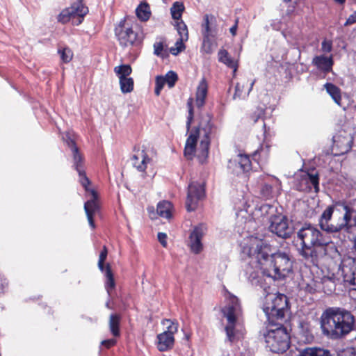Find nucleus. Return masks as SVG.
<instances>
[{
  "mask_svg": "<svg viewBox=\"0 0 356 356\" xmlns=\"http://www.w3.org/2000/svg\"><path fill=\"white\" fill-rule=\"evenodd\" d=\"M243 252L250 259L245 270L252 285H261L264 275L278 280L292 270L293 261L289 253L281 250L273 253L270 246L257 237L248 238Z\"/></svg>",
  "mask_w": 356,
  "mask_h": 356,
  "instance_id": "f257e3e1",
  "label": "nucleus"
},
{
  "mask_svg": "<svg viewBox=\"0 0 356 356\" xmlns=\"http://www.w3.org/2000/svg\"><path fill=\"white\" fill-rule=\"evenodd\" d=\"M321 229L327 233H337L342 229L351 234L356 252V208H350L343 204L328 207L319 219Z\"/></svg>",
  "mask_w": 356,
  "mask_h": 356,
  "instance_id": "f03ea898",
  "label": "nucleus"
},
{
  "mask_svg": "<svg viewBox=\"0 0 356 356\" xmlns=\"http://www.w3.org/2000/svg\"><path fill=\"white\" fill-rule=\"evenodd\" d=\"M215 127L211 122V117L207 115L200 124V127L193 130L186 139L184 155L188 159H192L196 152L201 163H203L209 154L211 135Z\"/></svg>",
  "mask_w": 356,
  "mask_h": 356,
  "instance_id": "7ed1b4c3",
  "label": "nucleus"
},
{
  "mask_svg": "<svg viewBox=\"0 0 356 356\" xmlns=\"http://www.w3.org/2000/svg\"><path fill=\"white\" fill-rule=\"evenodd\" d=\"M355 319L350 312L341 307H329L321 316V328L324 334L339 338L350 333Z\"/></svg>",
  "mask_w": 356,
  "mask_h": 356,
  "instance_id": "20e7f679",
  "label": "nucleus"
},
{
  "mask_svg": "<svg viewBox=\"0 0 356 356\" xmlns=\"http://www.w3.org/2000/svg\"><path fill=\"white\" fill-rule=\"evenodd\" d=\"M225 299L226 305L221 309L227 321L225 331L227 340L234 343L243 337L245 329L241 319V307L237 297L227 293Z\"/></svg>",
  "mask_w": 356,
  "mask_h": 356,
  "instance_id": "39448f33",
  "label": "nucleus"
},
{
  "mask_svg": "<svg viewBox=\"0 0 356 356\" xmlns=\"http://www.w3.org/2000/svg\"><path fill=\"white\" fill-rule=\"evenodd\" d=\"M71 145L73 146L72 152L73 154L74 166L79 174V181L85 188L88 195L90 197V199L84 204V210L90 226L92 229H95V225L93 220V216L97 213L99 209V205L97 201L98 195L94 189L89 188L90 181L87 177L84 168L81 165L83 160L82 156L79 153L77 147L74 145L72 143Z\"/></svg>",
  "mask_w": 356,
  "mask_h": 356,
  "instance_id": "423d86ee",
  "label": "nucleus"
},
{
  "mask_svg": "<svg viewBox=\"0 0 356 356\" xmlns=\"http://www.w3.org/2000/svg\"><path fill=\"white\" fill-rule=\"evenodd\" d=\"M297 240L300 241V247L298 252L304 259L309 260L310 254L316 248L322 244L325 238L316 226L311 223H305L296 232Z\"/></svg>",
  "mask_w": 356,
  "mask_h": 356,
  "instance_id": "0eeeda50",
  "label": "nucleus"
},
{
  "mask_svg": "<svg viewBox=\"0 0 356 356\" xmlns=\"http://www.w3.org/2000/svg\"><path fill=\"white\" fill-rule=\"evenodd\" d=\"M262 309L270 323L282 320L289 309L287 297L281 293L268 294Z\"/></svg>",
  "mask_w": 356,
  "mask_h": 356,
  "instance_id": "6e6552de",
  "label": "nucleus"
},
{
  "mask_svg": "<svg viewBox=\"0 0 356 356\" xmlns=\"http://www.w3.org/2000/svg\"><path fill=\"white\" fill-rule=\"evenodd\" d=\"M263 337L266 346L273 353H282L289 347V334L282 325L275 329H268L263 333Z\"/></svg>",
  "mask_w": 356,
  "mask_h": 356,
  "instance_id": "1a4fd4ad",
  "label": "nucleus"
},
{
  "mask_svg": "<svg viewBox=\"0 0 356 356\" xmlns=\"http://www.w3.org/2000/svg\"><path fill=\"white\" fill-rule=\"evenodd\" d=\"M115 34L120 45L123 48L136 46L142 41L141 37L133 29L131 23L125 18L116 26Z\"/></svg>",
  "mask_w": 356,
  "mask_h": 356,
  "instance_id": "9d476101",
  "label": "nucleus"
},
{
  "mask_svg": "<svg viewBox=\"0 0 356 356\" xmlns=\"http://www.w3.org/2000/svg\"><path fill=\"white\" fill-rule=\"evenodd\" d=\"M310 256L309 261L313 264L317 263L321 259L330 258L336 261L341 259L340 252L335 244L327 241L325 238L322 244L319 245Z\"/></svg>",
  "mask_w": 356,
  "mask_h": 356,
  "instance_id": "9b49d317",
  "label": "nucleus"
},
{
  "mask_svg": "<svg viewBox=\"0 0 356 356\" xmlns=\"http://www.w3.org/2000/svg\"><path fill=\"white\" fill-rule=\"evenodd\" d=\"M339 274L343 276L344 284L353 285L356 290V259L343 258L339 266Z\"/></svg>",
  "mask_w": 356,
  "mask_h": 356,
  "instance_id": "f8f14e48",
  "label": "nucleus"
},
{
  "mask_svg": "<svg viewBox=\"0 0 356 356\" xmlns=\"http://www.w3.org/2000/svg\"><path fill=\"white\" fill-rule=\"evenodd\" d=\"M204 196V188L202 183L195 181L188 185L186 207L188 211H194L198 202Z\"/></svg>",
  "mask_w": 356,
  "mask_h": 356,
  "instance_id": "ddd939ff",
  "label": "nucleus"
},
{
  "mask_svg": "<svg viewBox=\"0 0 356 356\" xmlns=\"http://www.w3.org/2000/svg\"><path fill=\"white\" fill-rule=\"evenodd\" d=\"M269 229L282 238H287L292 234V228L289 227L287 218L280 215L271 217Z\"/></svg>",
  "mask_w": 356,
  "mask_h": 356,
  "instance_id": "4468645a",
  "label": "nucleus"
},
{
  "mask_svg": "<svg viewBox=\"0 0 356 356\" xmlns=\"http://www.w3.org/2000/svg\"><path fill=\"white\" fill-rule=\"evenodd\" d=\"M207 232L204 224H200L194 227L189 236V246L195 254H199L203 249L202 239Z\"/></svg>",
  "mask_w": 356,
  "mask_h": 356,
  "instance_id": "2eb2a0df",
  "label": "nucleus"
},
{
  "mask_svg": "<svg viewBox=\"0 0 356 356\" xmlns=\"http://www.w3.org/2000/svg\"><path fill=\"white\" fill-rule=\"evenodd\" d=\"M153 151L141 150L133 156V165L140 172H145L153 160Z\"/></svg>",
  "mask_w": 356,
  "mask_h": 356,
  "instance_id": "dca6fc26",
  "label": "nucleus"
},
{
  "mask_svg": "<svg viewBox=\"0 0 356 356\" xmlns=\"http://www.w3.org/2000/svg\"><path fill=\"white\" fill-rule=\"evenodd\" d=\"M202 38H216L218 29L214 16L205 15L201 25Z\"/></svg>",
  "mask_w": 356,
  "mask_h": 356,
  "instance_id": "f3484780",
  "label": "nucleus"
},
{
  "mask_svg": "<svg viewBox=\"0 0 356 356\" xmlns=\"http://www.w3.org/2000/svg\"><path fill=\"white\" fill-rule=\"evenodd\" d=\"M343 276L339 274V269L336 273H332L322 278V287L325 293L330 294L335 291L337 284H344Z\"/></svg>",
  "mask_w": 356,
  "mask_h": 356,
  "instance_id": "a211bd4d",
  "label": "nucleus"
},
{
  "mask_svg": "<svg viewBox=\"0 0 356 356\" xmlns=\"http://www.w3.org/2000/svg\"><path fill=\"white\" fill-rule=\"evenodd\" d=\"M235 166L234 171L236 174L248 172L251 169V161L247 155L239 154L237 158L233 161H229L228 167L231 168Z\"/></svg>",
  "mask_w": 356,
  "mask_h": 356,
  "instance_id": "6ab92c4d",
  "label": "nucleus"
},
{
  "mask_svg": "<svg viewBox=\"0 0 356 356\" xmlns=\"http://www.w3.org/2000/svg\"><path fill=\"white\" fill-rule=\"evenodd\" d=\"M70 8L74 9L71 12L72 24L79 25L83 22L84 16L88 13V8L79 1L74 3Z\"/></svg>",
  "mask_w": 356,
  "mask_h": 356,
  "instance_id": "aec40b11",
  "label": "nucleus"
},
{
  "mask_svg": "<svg viewBox=\"0 0 356 356\" xmlns=\"http://www.w3.org/2000/svg\"><path fill=\"white\" fill-rule=\"evenodd\" d=\"M312 64L318 70L327 73L332 70L334 61L332 56L327 57L324 55H320L313 58Z\"/></svg>",
  "mask_w": 356,
  "mask_h": 356,
  "instance_id": "412c9836",
  "label": "nucleus"
},
{
  "mask_svg": "<svg viewBox=\"0 0 356 356\" xmlns=\"http://www.w3.org/2000/svg\"><path fill=\"white\" fill-rule=\"evenodd\" d=\"M261 178L264 181H268L270 184H268L266 182L264 183V186L261 188V194L265 197H269L271 196L273 187H276L277 190L280 189V181L276 178L275 177L269 176V175H262Z\"/></svg>",
  "mask_w": 356,
  "mask_h": 356,
  "instance_id": "4be33fe9",
  "label": "nucleus"
},
{
  "mask_svg": "<svg viewBox=\"0 0 356 356\" xmlns=\"http://www.w3.org/2000/svg\"><path fill=\"white\" fill-rule=\"evenodd\" d=\"M208 92V84L204 78L200 81L195 93V104L198 108L202 107L205 104V99Z\"/></svg>",
  "mask_w": 356,
  "mask_h": 356,
  "instance_id": "5701e85b",
  "label": "nucleus"
},
{
  "mask_svg": "<svg viewBox=\"0 0 356 356\" xmlns=\"http://www.w3.org/2000/svg\"><path fill=\"white\" fill-rule=\"evenodd\" d=\"M157 348L161 352L172 348L175 343L174 336L164 332L157 335Z\"/></svg>",
  "mask_w": 356,
  "mask_h": 356,
  "instance_id": "b1692460",
  "label": "nucleus"
},
{
  "mask_svg": "<svg viewBox=\"0 0 356 356\" xmlns=\"http://www.w3.org/2000/svg\"><path fill=\"white\" fill-rule=\"evenodd\" d=\"M218 61L224 63L227 67L234 70L235 72L237 70V65L234 60L229 56L227 50L221 49L218 53Z\"/></svg>",
  "mask_w": 356,
  "mask_h": 356,
  "instance_id": "393cba45",
  "label": "nucleus"
},
{
  "mask_svg": "<svg viewBox=\"0 0 356 356\" xmlns=\"http://www.w3.org/2000/svg\"><path fill=\"white\" fill-rule=\"evenodd\" d=\"M324 88L326 90L327 92L334 101V102L338 105H340L341 100L340 89L337 86L331 83H326L324 85Z\"/></svg>",
  "mask_w": 356,
  "mask_h": 356,
  "instance_id": "a878e982",
  "label": "nucleus"
},
{
  "mask_svg": "<svg viewBox=\"0 0 356 356\" xmlns=\"http://www.w3.org/2000/svg\"><path fill=\"white\" fill-rule=\"evenodd\" d=\"M132 69L129 65H120L114 67V72L119 79V82L127 79L131 74Z\"/></svg>",
  "mask_w": 356,
  "mask_h": 356,
  "instance_id": "bb28decb",
  "label": "nucleus"
},
{
  "mask_svg": "<svg viewBox=\"0 0 356 356\" xmlns=\"http://www.w3.org/2000/svg\"><path fill=\"white\" fill-rule=\"evenodd\" d=\"M104 271L105 273L106 277L105 288L107 291L108 296H110L112 290L115 289V282L109 264L106 265V267Z\"/></svg>",
  "mask_w": 356,
  "mask_h": 356,
  "instance_id": "cd10ccee",
  "label": "nucleus"
},
{
  "mask_svg": "<svg viewBox=\"0 0 356 356\" xmlns=\"http://www.w3.org/2000/svg\"><path fill=\"white\" fill-rule=\"evenodd\" d=\"M136 14L137 17L141 21H147L151 15L150 8L149 5L145 3H141L136 9Z\"/></svg>",
  "mask_w": 356,
  "mask_h": 356,
  "instance_id": "c85d7f7f",
  "label": "nucleus"
},
{
  "mask_svg": "<svg viewBox=\"0 0 356 356\" xmlns=\"http://www.w3.org/2000/svg\"><path fill=\"white\" fill-rule=\"evenodd\" d=\"M172 204L168 201H163L158 204L157 213L163 218L169 219L171 217Z\"/></svg>",
  "mask_w": 356,
  "mask_h": 356,
  "instance_id": "c756f323",
  "label": "nucleus"
},
{
  "mask_svg": "<svg viewBox=\"0 0 356 356\" xmlns=\"http://www.w3.org/2000/svg\"><path fill=\"white\" fill-rule=\"evenodd\" d=\"M216 38H202L201 50L207 54H211L217 47Z\"/></svg>",
  "mask_w": 356,
  "mask_h": 356,
  "instance_id": "7c9ffc66",
  "label": "nucleus"
},
{
  "mask_svg": "<svg viewBox=\"0 0 356 356\" xmlns=\"http://www.w3.org/2000/svg\"><path fill=\"white\" fill-rule=\"evenodd\" d=\"M120 316L118 314H111L109 318V328L112 334L115 337L120 335Z\"/></svg>",
  "mask_w": 356,
  "mask_h": 356,
  "instance_id": "2f4dec72",
  "label": "nucleus"
},
{
  "mask_svg": "<svg viewBox=\"0 0 356 356\" xmlns=\"http://www.w3.org/2000/svg\"><path fill=\"white\" fill-rule=\"evenodd\" d=\"M300 356H331L328 350L316 348H307L300 353Z\"/></svg>",
  "mask_w": 356,
  "mask_h": 356,
  "instance_id": "473e14b6",
  "label": "nucleus"
},
{
  "mask_svg": "<svg viewBox=\"0 0 356 356\" xmlns=\"http://www.w3.org/2000/svg\"><path fill=\"white\" fill-rule=\"evenodd\" d=\"M254 83L255 80H253L250 84V88L245 92H243L244 84L238 83L235 87V93L234 95V99H244L247 97L250 91L252 90Z\"/></svg>",
  "mask_w": 356,
  "mask_h": 356,
  "instance_id": "72a5a7b5",
  "label": "nucleus"
},
{
  "mask_svg": "<svg viewBox=\"0 0 356 356\" xmlns=\"http://www.w3.org/2000/svg\"><path fill=\"white\" fill-rule=\"evenodd\" d=\"M161 324L165 326V328L163 332L164 333L174 336L178 331L179 324L177 321L165 318L161 321Z\"/></svg>",
  "mask_w": 356,
  "mask_h": 356,
  "instance_id": "f704fd0d",
  "label": "nucleus"
},
{
  "mask_svg": "<svg viewBox=\"0 0 356 356\" xmlns=\"http://www.w3.org/2000/svg\"><path fill=\"white\" fill-rule=\"evenodd\" d=\"M184 10V6L182 3L178 1L175 2L170 8L172 19L177 20L180 19Z\"/></svg>",
  "mask_w": 356,
  "mask_h": 356,
  "instance_id": "c9c22d12",
  "label": "nucleus"
},
{
  "mask_svg": "<svg viewBox=\"0 0 356 356\" xmlns=\"http://www.w3.org/2000/svg\"><path fill=\"white\" fill-rule=\"evenodd\" d=\"M305 180L307 184H311L314 187L316 193L319 191V178L318 173H307L305 175Z\"/></svg>",
  "mask_w": 356,
  "mask_h": 356,
  "instance_id": "e433bc0d",
  "label": "nucleus"
},
{
  "mask_svg": "<svg viewBox=\"0 0 356 356\" xmlns=\"http://www.w3.org/2000/svg\"><path fill=\"white\" fill-rule=\"evenodd\" d=\"M74 10V8H70V7L63 10L58 15V21L62 24H65L68 22H72V13L70 12H73Z\"/></svg>",
  "mask_w": 356,
  "mask_h": 356,
  "instance_id": "4c0bfd02",
  "label": "nucleus"
},
{
  "mask_svg": "<svg viewBox=\"0 0 356 356\" xmlns=\"http://www.w3.org/2000/svg\"><path fill=\"white\" fill-rule=\"evenodd\" d=\"M120 90L122 93L131 92L134 89V80L129 77L120 82Z\"/></svg>",
  "mask_w": 356,
  "mask_h": 356,
  "instance_id": "58836bf2",
  "label": "nucleus"
},
{
  "mask_svg": "<svg viewBox=\"0 0 356 356\" xmlns=\"http://www.w3.org/2000/svg\"><path fill=\"white\" fill-rule=\"evenodd\" d=\"M177 32L179 35V38H183L185 40L188 39V33L186 25L183 21L177 22L176 24Z\"/></svg>",
  "mask_w": 356,
  "mask_h": 356,
  "instance_id": "ea45409f",
  "label": "nucleus"
},
{
  "mask_svg": "<svg viewBox=\"0 0 356 356\" xmlns=\"http://www.w3.org/2000/svg\"><path fill=\"white\" fill-rule=\"evenodd\" d=\"M58 54L60 56V58L63 63H69L73 57V53L72 50L68 47H65L62 49H58Z\"/></svg>",
  "mask_w": 356,
  "mask_h": 356,
  "instance_id": "a19ab883",
  "label": "nucleus"
},
{
  "mask_svg": "<svg viewBox=\"0 0 356 356\" xmlns=\"http://www.w3.org/2000/svg\"><path fill=\"white\" fill-rule=\"evenodd\" d=\"M186 41L183 38H179L177 40L174 47H170V52L172 55H177L180 52H181L184 49L185 46L184 44V42Z\"/></svg>",
  "mask_w": 356,
  "mask_h": 356,
  "instance_id": "79ce46f5",
  "label": "nucleus"
},
{
  "mask_svg": "<svg viewBox=\"0 0 356 356\" xmlns=\"http://www.w3.org/2000/svg\"><path fill=\"white\" fill-rule=\"evenodd\" d=\"M164 77L165 83L170 88H172L178 79L177 74L173 71H169Z\"/></svg>",
  "mask_w": 356,
  "mask_h": 356,
  "instance_id": "37998d69",
  "label": "nucleus"
},
{
  "mask_svg": "<svg viewBox=\"0 0 356 356\" xmlns=\"http://www.w3.org/2000/svg\"><path fill=\"white\" fill-rule=\"evenodd\" d=\"M193 98H189L187 102V107L188 109V115L186 121V129L187 131H189L191 124L192 123L193 119Z\"/></svg>",
  "mask_w": 356,
  "mask_h": 356,
  "instance_id": "c03bdc74",
  "label": "nucleus"
},
{
  "mask_svg": "<svg viewBox=\"0 0 356 356\" xmlns=\"http://www.w3.org/2000/svg\"><path fill=\"white\" fill-rule=\"evenodd\" d=\"M318 284L314 280H310L308 282H304L301 287L305 291L313 293L318 289Z\"/></svg>",
  "mask_w": 356,
  "mask_h": 356,
  "instance_id": "a18cd8bd",
  "label": "nucleus"
},
{
  "mask_svg": "<svg viewBox=\"0 0 356 356\" xmlns=\"http://www.w3.org/2000/svg\"><path fill=\"white\" fill-rule=\"evenodd\" d=\"M165 81L164 79V77L162 76H158L156 78L155 81V95L156 96H159L161 93V90L163 88V86L165 84Z\"/></svg>",
  "mask_w": 356,
  "mask_h": 356,
  "instance_id": "49530a36",
  "label": "nucleus"
},
{
  "mask_svg": "<svg viewBox=\"0 0 356 356\" xmlns=\"http://www.w3.org/2000/svg\"><path fill=\"white\" fill-rule=\"evenodd\" d=\"M107 254H108L107 248L106 246H104L102 252H100L99 261H98V267L102 272H103L104 270V263L106 259Z\"/></svg>",
  "mask_w": 356,
  "mask_h": 356,
  "instance_id": "de8ad7c7",
  "label": "nucleus"
},
{
  "mask_svg": "<svg viewBox=\"0 0 356 356\" xmlns=\"http://www.w3.org/2000/svg\"><path fill=\"white\" fill-rule=\"evenodd\" d=\"M332 49V42L330 40H325L321 43V50L325 53H329Z\"/></svg>",
  "mask_w": 356,
  "mask_h": 356,
  "instance_id": "09e8293b",
  "label": "nucleus"
},
{
  "mask_svg": "<svg viewBox=\"0 0 356 356\" xmlns=\"http://www.w3.org/2000/svg\"><path fill=\"white\" fill-rule=\"evenodd\" d=\"M163 45L162 42H159L154 44V54L160 56L163 51Z\"/></svg>",
  "mask_w": 356,
  "mask_h": 356,
  "instance_id": "8fccbe9b",
  "label": "nucleus"
},
{
  "mask_svg": "<svg viewBox=\"0 0 356 356\" xmlns=\"http://www.w3.org/2000/svg\"><path fill=\"white\" fill-rule=\"evenodd\" d=\"M158 240L163 247L167 246V235L163 232L158 233Z\"/></svg>",
  "mask_w": 356,
  "mask_h": 356,
  "instance_id": "3c124183",
  "label": "nucleus"
},
{
  "mask_svg": "<svg viewBox=\"0 0 356 356\" xmlns=\"http://www.w3.org/2000/svg\"><path fill=\"white\" fill-rule=\"evenodd\" d=\"M356 22V11L350 15L345 22V26H349Z\"/></svg>",
  "mask_w": 356,
  "mask_h": 356,
  "instance_id": "603ef678",
  "label": "nucleus"
},
{
  "mask_svg": "<svg viewBox=\"0 0 356 356\" xmlns=\"http://www.w3.org/2000/svg\"><path fill=\"white\" fill-rule=\"evenodd\" d=\"M115 343H116V340L114 339L104 340L102 341V344L108 348L114 346L115 344Z\"/></svg>",
  "mask_w": 356,
  "mask_h": 356,
  "instance_id": "864d4df0",
  "label": "nucleus"
},
{
  "mask_svg": "<svg viewBox=\"0 0 356 356\" xmlns=\"http://www.w3.org/2000/svg\"><path fill=\"white\" fill-rule=\"evenodd\" d=\"M66 144L67 145V146L70 148L71 151H72V145H71V143L74 145H75V143L74 141L71 138V137L70 136L69 134H66V136L63 138Z\"/></svg>",
  "mask_w": 356,
  "mask_h": 356,
  "instance_id": "5fc2aeb1",
  "label": "nucleus"
},
{
  "mask_svg": "<svg viewBox=\"0 0 356 356\" xmlns=\"http://www.w3.org/2000/svg\"><path fill=\"white\" fill-rule=\"evenodd\" d=\"M238 19H236L234 24L229 29V31L231 34L234 36L236 35V31L238 29Z\"/></svg>",
  "mask_w": 356,
  "mask_h": 356,
  "instance_id": "6e6d98bb",
  "label": "nucleus"
},
{
  "mask_svg": "<svg viewBox=\"0 0 356 356\" xmlns=\"http://www.w3.org/2000/svg\"><path fill=\"white\" fill-rule=\"evenodd\" d=\"M334 1L340 5H343L346 1V0H334Z\"/></svg>",
  "mask_w": 356,
  "mask_h": 356,
  "instance_id": "4d7b16f0",
  "label": "nucleus"
},
{
  "mask_svg": "<svg viewBox=\"0 0 356 356\" xmlns=\"http://www.w3.org/2000/svg\"><path fill=\"white\" fill-rule=\"evenodd\" d=\"M265 151H264V148H261V151H260V154H262L264 153Z\"/></svg>",
  "mask_w": 356,
  "mask_h": 356,
  "instance_id": "13d9d810",
  "label": "nucleus"
},
{
  "mask_svg": "<svg viewBox=\"0 0 356 356\" xmlns=\"http://www.w3.org/2000/svg\"><path fill=\"white\" fill-rule=\"evenodd\" d=\"M284 1L288 3V2H290L291 0H284Z\"/></svg>",
  "mask_w": 356,
  "mask_h": 356,
  "instance_id": "bf43d9fd",
  "label": "nucleus"
},
{
  "mask_svg": "<svg viewBox=\"0 0 356 356\" xmlns=\"http://www.w3.org/2000/svg\"><path fill=\"white\" fill-rule=\"evenodd\" d=\"M106 307H109V304L107 302L106 303Z\"/></svg>",
  "mask_w": 356,
  "mask_h": 356,
  "instance_id": "052dcab7",
  "label": "nucleus"
}]
</instances>
